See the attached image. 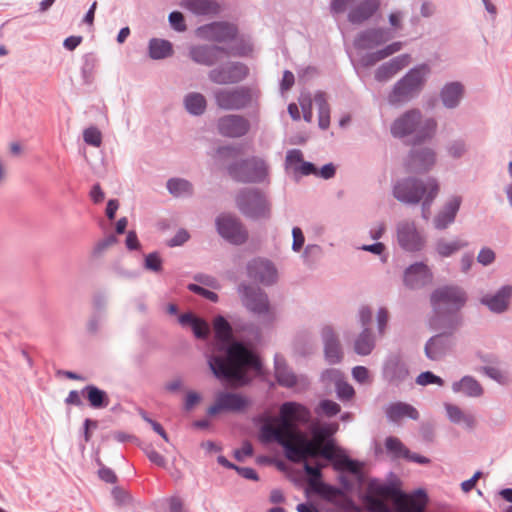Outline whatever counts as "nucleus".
<instances>
[{"instance_id":"nucleus-45","label":"nucleus","mask_w":512,"mask_h":512,"mask_svg":"<svg viewBox=\"0 0 512 512\" xmlns=\"http://www.w3.org/2000/svg\"><path fill=\"white\" fill-rule=\"evenodd\" d=\"M315 102L318 106V126L322 130H326L330 125V109L327 101L322 93L315 96Z\"/></svg>"},{"instance_id":"nucleus-47","label":"nucleus","mask_w":512,"mask_h":512,"mask_svg":"<svg viewBox=\"0 0 512 512\" xmlns=\"http://www.w3.org/2000/svg\"><path fill=\"white\" fill-rule=\"evenodd\" d=\"M428 495L424 489H417L409 498V509L406 512H425Z\"/></svg>"},{"instance_id":"nucleus-4","label":"nucleus","mask_w":512,"mask_h":512,"mask_svg":"<svg viewBox=\"0 0 512 512\" xmlns=\"http://www.w3.org/2000/svg\"><path fill=\"white\" fill-rule=\"evenodd\" d=\"M433 307L431 319H438L440 322H447L452 317L457 319V325H461L462 318L459 311L467 302V294L459 286L445 285L435 289L430 297Z\"/></svg>"},{"instance_id":"nucleus-44","label":"nucleus","mask_w":512,"mask_h":512,"mask_svg":"<svg viewBox=\"0 0 512 512\" xmlns=\"http://www.w3.org/2000/svg\"><path fill=\"white\" fill-rule=\"evenodd\" d=\"M466 246H468V243L466 241L454 240L451 242H447L444 239H439L435 244V250L439 254V256L446 258L452 256L453 254H455L460 249Z\"/></svg>"},{"instance_id":"nucleus-39","label":"nucleus","mask_w":512,"mask_h":512,"mask_svg":"<svg viewBox=\"0 0 512 512\" xmlns=\"http://www.w3.org/2000/svg\"><path fill=\"white\" fill-rule=\"evenodd\" d=\"M376 345L375 336L370 327H365L354 340V351L357 355L367 356Z\"/></svg>"},{"instance_id":"nucleus-48","label":"nucleus","mask_w":512,"mask_h":512,"mask_svg":"<svg viewBox=\"0 0 512 512\" xmlns=\"http://www.w3.org/2000/svg\"><path fill=\"white\" fill-rule=\"evenodd\" d=\"M302 464L303 470L308 477V481L314 488L317 487L320 482H323L322 469L325 467V464L320 462L316 463L315 465H311L308 462H304Z\"/></svg>"},{"instance_id":"nucleus-32","label":"nucleus","mask_w":512,"mask_h":512,"mask_svg":"<svg viewBox=\"0 0 512 512\" xmlns=\"http://www.w3.org/2000/svg\"><path fill=\"white\" fill-rule=\"evenodd\" d=\"M385 415L388 421L392 423H399L403 418L415 421L420 418L419 411L413 405L402 401L387 405Z\"/></svg>"},{"instance_id":"nucleus-35","label":"nucleus","mask_w":512,"mask_h":512,"mask_svg":"<svg viewBox=\"0 0 512 512\" xmlns=\"http://www.w3.org/2000/svg\"><path fill=\"white\" fill-rule=\"evenodd\" d=\"M464 95V86L458 82H448L440 90V99L447 109H454L459 106Z\"/></svg>"},{"instance_id":"nucleus-58","label":"nucleus","mask_w":512,"mask_h":512,"mask_svg":"<svg viewBox=\"0 0 512 512\" xmlns=\"http://www.w3.org/2000/svg\"><path fill=\"white\" fill-rule=\"evenodd\" d=\"M144 453L151 463L161 468L166 467L167 461L165 457L159 452H157L151 445L144 448Z\"/></svg>"},{"instance_id":"nucleus-34","label":"nucleus","mask_w":512,"mask_h":512,"mask_svg":"<svg viewBox=\"0 0 512 512\" xmlns=\"http://www.w3.org/2000/svg\"><path fill=\"white\" fill-rule=\"evenodd\" d=\"M180 6L195 16H216L220 12L216 0H181Z\"/></svg>"},{"instance_id":"nucleus-6","label":"nucleus","mask_w":512,"mask_h":512,"mask_svg":"<svg viewBox=\"0 0 512 512\" xmlns=\"http://www.w3.org/2000/svg\"><path fill=\"white\" fill-rule=\"evenodd\" d=\"M429 325L432 330L440 332L427 340L424 353L429 360L438 361L445 357L453 348L455 344L453 335L459 325H457L455 317H452L447 322L430 319Z\"/></svg>"},{"instance_id":"nucleus-14","label":"nucleus","mask_w":512,"mask_h":512,"mask_svg":"<svg viewBox=\"0 0 512 512\" xmlns=\"http://www.w3.org/2000/svg\"><path fill=\"white\" fill-rule=\"evenodd\" d=\"M401 493L397 484L393 482L382 483L373 479L368 485V493L362 497V502L368 512H390L388 505L375 495L396 497Z\"/></svg>"},{"instance_id":"nucleus-42","label":"nucleus","mask_w":512,"mask_h":512,"mask_svg":"<svg viewBox=\"0 0 512 512\" xmlns=\"http://www.w3.org/2000/svg\"><path fill=\"white\" fill-rule=\"evenodd\" d=\"M447 417L450 422L454 424L463 423L466 428L473 429L476 421L473 415L465 414L457 405L445 403L444 404Z\"/></svg>"},{"instance_id":"nucleus-25","label":"nucleus","mask_w":512,"mask_h":512,"mask_svg":"<svg viewBox=\"0 0 512 512\" xmlns=\"http://www.w3.org/2000/svg\"><path fill=\"white\" fill-rule=\"evenodd\" d=\"M432 279L430 268L423 262L411 264L404 272V284L411 289L422 288L430 284Z\"/></svg>"},{"instance_id":"nucleus-26","label":"nucleus","mask_w":512,"mask_h":512,"mask_svg":"<svg viewBox=\"0 0 512 512\" xmlns=\"http://www.w3.org/2000/svg\"><path fill=\"white\" fill-rule=\"evenodd\" d=\"M321 337L324 344L325 360L332 365L340 363L343 359V352L334 329L331 326H324Z\"/></svg>"},{"instance_id":"nucleus-31","label":"nucleus","mask_w":512,"mask_h":512,"mask_svg":"<svg viewBox=\"0 0 512 512\" xmlns=\"http://www.w3.org/2000/svg\"><path fill=\"white\" fill-rule=\"evenodd\" d=\"M410 56L401 54L381 64L375 71V79L378 82H385L396 75L400 70L409 64Z\"/></svg>"},{"instance_id":"nucleus-55","label":"nucleus","mask_w":512,"mask_h":512,"mask_svg":"<svg viewBox=\"0 0 512 512\" xmlns=\"http://www.w3.org/2000/svg\"><path fill=\"white\" fill-rule=\"evenodd\" d=\"M415 381L418 385H421V386H427V385H431V384H437L439 386H442L444 384V380L441 377L435 375L431 371L421 372L416 377Z\"/></svg>"},{"instance_id":"nucleus-23","label":"nucleus","mask_w":512,"mask_h":512,"mask_svg":"<svg viewBox=\"0 0 512 512\" xmlns=\"http://www.w3.org/2000/svg\"><path fill=\"white\" fill-rule=\"evenodd\" d=\"M436 155L431 148L412 149L406 159V170L411 173H425L435 164Z\"/></svg>"},{"instance_id":"nucleus-13","label":"nucleus","mask_w":512,"mask_h":512,"mask_svg":"<svg viewBox=\"0 0 512 512\" xmlns=\"http://www.w3.org/2000/svg\"><path fill=\"white\" fill-rule=\"evenodd\" d=\"M318 441L314 437L309 439L302 433L295 434L292 431L288 444L284 446V455L292 463L308 462L309 458L318 457Z\"/></svg>"},{"instance_id":"nucleus-24","label":"nucleus","mask_w":512,"mask_h":512,"mask_svg":"<svg viewBox=\"0 0 512 512\" xmlns=\"http://www.w3.org/2000/svg\"><path fill=\"white\" fill-rule=\"evenodd\" d=\"M391 34L384 28H369L358 33L354 46L358 50H370L390 40Z\"/></svg>"},{"instance_id":"nucleus-22","label":"nucleus","mask_w":512,"mask_h":512,"mask_svg":"<svg viewBox=\"0 0 512 512\" xmlns=\"http://www.w3.org/2000/svg\"><path fill=\"white\" fill-rule=\"evenodd\" d=\"M247 276L265 286L274 284L277 280V269L274 264L262 258H254L247 263Z\"/></svg>"},{"instance_id":"nucleus-8","label":"nucleus","mask_w":512,"mask_h":512,"mask_svg":"<svg viewBox=\"0 0 512 512\" xmlns=\"http://www.w3.org/2000/svg\"><path fill=\"white\" fill-rule=\"evenodd\" d=\"M237 292L242 305L252 313L259 317H263V322L272 325L275 321V313L271 308L267 293L259 286L246 282H241L237 286Z\"/></svg>"},{"instance_id":"nucleus-37","label":"nucleus","mask_w":512,"mask_h":512,"mask_svg":"<svg viewBox=\"0 0 512 512\" xmlns=\"http://www.w3.org/2000/svg\"><path fill=\"white\" fill-rule=\"evenodd\" d=\"M452 390L454 393H462L467 397L473 398L482 396L484 392L479 381L469 375L462 377L459 381L453 382Z\"/></svg>"},{"instance_id":"nucleus-43","label":"nucleus","mask_w":512,"mask_h":512,"mask_svg":"<svg viewBox=\"0 0 512 512\" xmlns=\"http://www.w3.org/2000/svg\"><path fill=\"white\" fill-rule=\"evenodd\" d=\"M166 187L174 197H190L194 193L192 183L184 178H170Z\"/></svg>"},{"instance_id":"nucleus-7","label":"nucleus","mask_w":512,"mask_h":512,"mask_svg":"<svg viewBox=\"0 0 512 512\" xmlns=\"http://www.w3.org/2000/svg\"><path fill=\"white\" fill-rule=\"evenodd\" d=\"M429 73L430 67L426 63L411 68L394 84L388 96L389 102L391 104L403 103L416 97L423 89Z\"/></svg>"},{"instance_id":"nucleus-64","label":"nucleus","mask_w":512,"mask_h":512,"mask_svg":"<svg viewBox=\"0 0 512 512\" xmlns=\"http://www.w3.org/2000/svg\"><path fill=\"white\" fill-rule=\"evenodd\" d=\"M383 55L381 54L380 50H377L375 52H370L362 55L359 59V62L361 66L363 67H371L375 65L377 62L383 60Z\"/></svg>"},{"instance_id":"nucleus-36","label":"nucleus","mask_w":512,"mask_h":512,"mask_svg":"<svg viewBox=\"0 0 512 512\" xmlns=\"http://www.w3.org/2000/svg\"><path fill=\"white\" fill-rule=\"evenodd\" d=\"M81 394L88 401L89 406L93 409H105L110 403L108 393L93 384H88L83 387Z\"/></svg>"},{"instance_id":"nucleus-17","label":"nucleus","mask_w":512,"mask_h":512,"mask_svg":"<svg viewBox=\"0 0 512 512\" xmlns=\"http://www.w3.org/2000/svg\"><path fill=\"white\" fill-rule=\"evenodd\" d=\"M249 68L242 62H226L208 72V79L217 85H234L242 82Z\"/></svg>"},{"instance_id":"nucleus-54","label":"nucleus","mask_w":512,"mask_h":512,"mask_svg":"<svg viewBox=\"0 0 512 512\" xmlns=\"http://www.w3.org/2000/svg\"><path fill=\"white\" fill-rule=\"evenodd\" d=\"M84 142L93 147H99L102 143V134L96 127L86 128L83 132Z\"/></svg>"},{"instance_id":"nucleus-27","label":"nucleus","mask_w":512,"mask_h":512,"mask_svg":"<svg viewBox=\"0 0 512 512\" xmlns=\"http://www.w3.org/2000/svg\"><path fill=\"white\" fill-rule=\"evenodd\" d=\"M199 30L207 32V38L218 43L233 41L238 35L237 27L228 22H212L201 26Z\"/></svg>"},{"instance_id":"nucleus-53","label":"nucleus","mask_w":512,"mask_h":512,"mask_svg":"<svg viewBox=\"0 0 512 512\" xmlns=\"http://www.w3.org/2000/svg\"><path fill=\"white\" fill-rule=\"evenodd\" d=\"M162 259L158 252H152L145 256L144 268L146 270L159 273L162 271Z\"/></svg>"},{"instance_id":"nucleus-19","label":"nucleus","mask_w":512,"mask_h":512,"mask_svg":"<svg viewBox=\"0 0 512 512\" xmlns=\"http://www.w3.org/2000/svg\"><path fill=\"white\" fill-rule=\"evenodd\" d=\"M396 236L400 248L410 253L421 251L426 243L413 221H400L396 226Z\"/></svg>"},{"instance_id":"nucleus-28","label":"nucleus","mask_w":512,"mask_h":512,"mask_svg":"<svg viewBox=\"0 0 512 512\" xmlns=\"http://www.w3.org/2000/svg\"><path fill=\"white\" fill-rule=\"evenodd\" d=\"M511 298L512 285H503L494 294L484 295L480 302L491 312L501 314L508 309Z\"/></svg>"},{"instance_id":"nucleus-59","label":"nucleus","mask_w":512,"mask_h":512,"mask_svg":"<svg viewBox=\"0 0 512 512\" xmlns=\"http://www.w3.org/2000/svg\"><path fill=\"white\" fill-rule=\"evenodd\" d=\"M336 393L341 400H351L355 395V390L349 383L340 381L336 385Z\"/></svg>"},{"instance_id":"nucleus-15","label":"nucleus","mask_w":512,"mask_h":512,"mask_svg":"<svg viewBox=\"0 0 512 512\" xmlns=\"http://www.w3.org/2000/svg\"><path fill=\"white\" fill-rule=\"evenodd\" d=\"M401 493L397 484L393 482L382 483L373 479L368 485V493L362 497V502L368 512H390L388 505L375 495L396 497Z\"/></svg>"},{"instance_id":"nucleus-11","label":"nucleus","mask_w":512,"mask_h":512,"mask_svg":"<svg viewBox=\"0 0 512 512\" xmlns=\"http://www.w3.org/2000/svg\"><path fill=\"white\" fill-rule=\"evenodd\" d=\"M433 184H438L432 177L420 179L408 176L398 179L392 188V194L396 200L406 205H417L429 192Z\"/></svg>"},{"instance_id":"nucleus-52","label":"nucleus","mask_w":512,"mask_h":512,"mask_svg":"<svg viewBox=\"0 0 512 512\" xmlns=\"http://www.w3.org/2000/svg\"><path fill=\"white\" fill-rule=\"evenodd\" d=\"M341 411L338 403L330 399H324L319 402L317 413H322L327 417L336 416Z\"/></svg>"},{"instance_id":"nucleus-40","label":"nucleus","mask_w":512,"mask_h":512,"mask_svg":"<svg viewBox=\"0 0 512 512\" xmlns=\"http://www.w3.org/2000/svg\"><path fill=\"white\" fill-rule=\"evenodd\" d=\"M174 53L170 41L160 38H151L148 43V55L153 60H161L171 57Z\"/></svg>"},{"instance_id":"nucleus-29","label":"nucleus","mask_w":512,"mask_h":512,"mask_svg":"<svg viewBox=\"0 0 512 512\" xmlns=\"http://www.w3.org/2000/svg\"><path fill=\"white\" fill-rule=\"evenodd\" d=\"M462 198L460 196H452L449 198L442 209L437 213L433 220L434 227L437 230H445L454 223L457 213L460 209Z\"/></svg>"},{"instance_id":"nucleus-51","label":"nucleus","mask_w":512,"mask_h":512,"mask_svg":"<svg viewBox=\"0 0 512 512\" xmlns=\"http://www.w3.org/2000/svg\"><path fill=\"white\" fill-rule=\"evenodd\" d=\"M439 193V184H433L429 192L424 196V198L421 200V210H422V216L423 218L427 219L428 215L430 213V208L432 206V203L434 202L435 198L437 197Z\"/></svg>"},{"instance_id":"nucleus-41","label":"nucleus","mask_w":512,"mask_h":512,"mask_svg":"<svg viewBox=\"0 0 512 512\" xmlns=\"http://www.w3.org/2000/svg\"><path fill=\"white\" fill-rule=\"evenodd\" d=\"M183 103L187 112L194 116L202 115L207 107L206 98L199 92H190L186 94Z\"/></svg>"},{"instance_id":"nucleus-46","label":"nucleus","mask_w":512,"mask_h":512,"mask_svg":"<svg viewBox=\"0 0 512 512\" xmlns=\"http://www.w3.org/2000/svg\"><path fill=\"white\" fill-rule=\"evenodd\" d=\"M97 66V58L93 53H87L83 56L81 66V75L85 84H91L94 80L95 69Z\"/></svg>"},{"instance_id":"nucleus-60","label":"nucleus","mask_w":512,"mask_h":512,"mask_svg":"<svg viewBox=\"0 0 512 512\" xmlns=\"http://www.w3.org/2000/svg\"><path fill=\"white\" fill-rule=\"evenodd\" d=\"M360 250L370 252L375 255L381 256V261L386 262L388 256L384 254L385 252V245L382 242H375L373 244H364L361 247H359Z\"/></svg>"},{"instance_id":"nucleus-33","label":"nucleus","mask_w":512,"mask_h":512,"mask_svg":"<svg viewBox=\"0 0 512 512\" xmlns=\"http://www.w3.org/2000/svg\"><path fill=\"white\" fill-rule=\"evenodd\" d=\"M274 376L281 387L293 388L298 383V376L288 366L285 358L279 354L274 356Z\"/></svg>"},{"instance_id":"nucleus-12","label":"nucleus","mask_w":512,"mask_h":512,"mask_svg":"<svg viewBox=\"0 0 512 512\" xmlns=\"http://www.w3.org/2000/svg\"><path fill=\"white\" fill-rule=\"evenodd\" d=\"M215 104L225 111H238L249 107L253 102V91L248 86L218 88L213 91Z\"/></svg>"},{"instance_id":"nucleus-16","label":"nucleus","mask_w":512,"mask_h":512,"mask_svg":"<svg viewBox=\"0 0 512 512\" xmlns=\"http://www.w3.org/2000/svg\"><path fill=\"white\" fill-rule=\"evenodd\" d=\"M218 234L233 245H242L248 240V231L239 218L231 214H220L215 220Z\"/></svg>"},{"instance_id":"nucleus-62","label":"nucleus","mask_w":512,"mask_h":512,"mask_svg":"<svg viewBox=\"0 0 512 512\" xmlns=\"http://www.w3.org/2000/svg\"><path fill=\"white\" fill-rule=\"evenodd\" d=\"M239 149L232 145L219 146L216 149V155L221 160L234 159L239 154Z\"/></svg>"},{"instance_id":"nucleus-38","label":"nucleus","mask_w":512,"mask_h":512,"mask_svg":"<svg viewBox=\"0 0 512 512\" xmlns=\"http://www.w3.org/2000/svg\"><path fill=\"white\" fill-rule=\"evenodd\" d=\"M217 397L222 405L223 411L240 412L249 405V400L238 393L220 392Z\"/></svg>"},{"instance_id":"nucleus-49","label":"nucleus","mask_w":512,"mask_h":512,"mask_svg":"<svg viewBox=\"0 0 512 512\" xmlns=\"http://www.w3.org/2000/svg\"><path fill=\"white\" fill-rule=\"evenodd\" d=\"M385 448L388 453L392 454L394 458H404L409 453V449L394 436H389L385 439Z\"/></svg>"},{"instance_id":"nucleus-2","label":"nucleus","mask_w":512,"mask_h":512,"mask_svg":"<svg viewBox=\"0 0 512 512\" xmlns=\"http://www.w3.org/2000/svg\"><path fill=\"white\" fill-rule=\"evenodd\" d=\"M310 420L311 411L307 406L295 401H286L281 404L279 416L275 419L277 427L270 421L260 427V440L263 443H277L284 449L296 425L308 424Z\"/></svg>"},{"instance_id":"nucleus-63","label":"nucleus","mask_w":512,"mask_h":512,"mask_svg":"<svg viewBox=\"0 0 512 512\" xmlns=\"http://www.w3.org/2000/svg\"><path fill=\"white\" fill-rule=\"evenodd\" d=\"M304 162L302 151L299 149H291L287 152L285 163L287 167H298Z\"/></svg>"},{"instance_id":"nucleus-5","label":"nucleus","mask_w":512,"mask_h":512,"mask_svg":"<svg viewBox=\"0 0 512 512\" xmlns=\"http://www.w3.org/2000/svg\"><path fill=\"white\" fill-rule=\"evenodd\" d=\"M235 203L240 213L247 219L258 221L271 218V201L259 188H241L235 196Z\"/></svg>"},{"instance_id":"nucleus-10","label":"nucleus","mask_w":512,"mask_h":512,"mask_svg":"<svg viewBox=\"0 0 512 512\" xmlns=\"http://www.w3.org/2000/svg\"><path fill=\"white\" fill-rule=\"evenodd\" d=\"M227 173L238 183L259 184L268 177L266 162L256 156L234 160L227 166Z\"/></svg>"},{"instance_id":"nucleus-3","label":"nucleus","mask_w":512,"mask_h":512,"mask_svg":"<svg viewBox=\"0 0 512 512\" xmlns=\"http://www.w3.org/2000/svg\"><path fill=\"white\" fill-rule=\"evenodd\" d=\"M437 128L434 118L423 120L419 109L413 108L405 111L391 124L390 132L394 138L403 139L413 135V144H421L432 138Z\"/></svg>"},{"instance_id":"nucleus-30","label":"nucleus","mask_w":512,"mask_h":512,"mask_svg":"<svg viewBox=\"0 0 512 512\" xmlns=\"http://www.w3.org/2000/svg\"><path fill=\"white\" fill-rule=\"evenodd\" d=\"M381 0H361L350 9L347 19L351 24L358 25L369 20L380 8Z\"/></svg>"},{"instance_id":"nucleus-20","label":"nucleus","mask_w":512,"mask_h":512,"mask_svg":"<svg viewBox=\"0 0 512 512\" xmlns=\"http://www.w3.org/2000/svg\"><path fill=\"white\" fill-rule=\"evenodd\" d=\"M337 429L338 424H313L310 426L311 435L316 440L323 441L325 443L322 449H318V457L330 461L334 458V455L338 453V450H341L333 439V435L336 433Z\"/></svg>"},{"instance_id":"nucleus-1","label":"nucleus","mask_w":512,"mask_h":512,"mask_svg":"<svg viewBox=\"0 0 512 512\" xmlns=\"http://www.w3.org/2000/svg\"><path fill=\"white\" fill-rule=\"evenodd\" d=\"M217 351L222 354L210 355L208 365L213 375L223 381H232L238 386H246L251 378L246 370L259 372L262 362L248 345L233 337V329L228 320L218 315L213 321Z\"/></svg>"},{"instance_id":"nucleus-21","label":"nucleus","mask_w":512,"mask_h":512,"mask_svg":"<svg viewBox=\"0 0 512 512\" xmlns=\"http://www.w3.org/2000/svg\"><path fill=\"white\" fill-rule=\"evenodd\" d=\"M218 133L227 138H241L250 130V122L242 115L228 114L220 117L216 123Z\"/></svg>"},{"instance_id":"nucleus-18","label":"nucleus","mask_w":512,"mask_h":512,"mask_svg":"<svg viewBox=\"0 0 512 512\" xmlns=\"http://www.w3.org/2000/svg\"><path fill=\"white\" fill-rule=\"evenodd\" d=\"M409 368L401 352L389 353L382 364L381 375L389 385L398 387L409 377Z\"/></svg>"},{"instance_id":"nucleus-9","label":"nucleus","mask_w":512,"mask_h":512,"mask_svg":"<svg viewBox=\"0 0 512 512\" xmlns=\"http://www.w3.org/2000/svg\"><path fill=\"white\" fill-rule=\"evenodd\" d=\"M252 48L243 43L225 48L218 45H192L189 47L190 59L203 66L212 67L223 59V56H246Z\"/></svg>"},{"instance_id":"nucleus-50","label":"nucleus","mask_w":512,"mask_h":512,"mask_svg":"<svg viewBox=\"0 0 512 512\" xmlns=\"http://www.w3.org/2000/svg\"><path fill=\"white\" fill-rule=\"evenodd\" d=\"M314 491L329 502H332L338 496H343V489L326 482H320Z\"/></svg>"},{"instance_id":"nucleus-61","label":"nucleus","mask_w":512,"mask_h":512,"mask_svg":"<svg viewBox=\"0 0 512 512\" xmlns=\"http://www.w3.org/2000/svg\"><path fill=\"white\" fill-rule=\"evenodd\" d=\"M192 331H193V334L194 336L197 338V339H206L209 335V325L207 324V322L201 318H198V320L193 324V326L191 327Z\"/></svg>"},{"instance_id":"nucleus-57","label":"nucleus","mask_w":512,"mask_h":512,"mask_svg":"<svg viewBox=\"0 0 512 512\" xmlns=\"http://www.w3.org/2000/svg\"><path fill=\"white\" fill-rule=\"evenodd\" d=\"M187 289L199 296H202L203 298H205L207 300H210L211 302H214V303H216L219 299L218 295L215 292H213L209 289H206L203 286L195 284V283L188 284Z\"/></svg>"},{"instance_id":"nucleus-56","label":"nucleus","mask_w":512,"mask_h":512,"mask_svg":"<svg viewBox=\"0 0 512 512\" xmlns=\"http://www.w3.org/2000/svg\"><path fill=\"white\" fill-rule=\"evenodd\" d=\"M168 22L171 28L176 32H184L187 30L184 15L179 11H172L168 15Z\"/></svg>"}]
</instances>
